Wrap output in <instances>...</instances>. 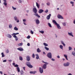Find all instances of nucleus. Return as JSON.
<instances>
[{"instance_id":"obj_1","label":"nucleus","mask_w":75,"mask_h":75,"mask_svg":"<svg viewBox=\"0 0 75 75\" xmlns=\"http://www.w3.org/2000/svg\"><path fill=\"white\" fill-rule=\"evenodd\" d=\"M52 22L53 23H54V24H55V25H56L57 28L59 29H61V27H60V26H59V24H58L57 23V22L55 21V20H53L52 21Z\"/></svg>"},{"instance_id":"obj_2","label":"nucleus","mask_w":75,"mask_h":75,"mask_svg":"<svg viewBox=\"0 0 75 75\" xmlns=\"http://www.w3.org/2000/svg\"><path fill=\"white\" fill-rule=\"evenodd\" d=\"M47 57L50 58V59H51L52 58V54L51 53H49L47 54Z\"/></svg>"},{"instance_id":"obj_3","label":"nucleus","mask_w":75,"mask_h":75,"mask_svg":"<svg viewBox=\"0 0 75 75\" xmlns=\"http://www.w3.org/2000/svg\"><path fill=\"white\" fill-rule=\"evenodd\" d=\"M33 11L35 13V14H37V10L35 8H34L33 9Z\"/></svg>"},{"instance_id":"obj_4","label":"nucleus","mask_w":75,"mask_h":75,"mask_svg":"<svg viewBox=\"0 0 75 75\" xmlns=\"http://www.w3.org/2000/svg\"><path fill=\"white\" fill-rule=\"evenodd\" d=\"M64 66L65 67H68L69 65V63L67 62V63H64Z\"/></svg>"},{"instance_id":"obj_5","label":"nucleus","mask_w":75,"mask_h":75,"mask_svg":"<svg viewBox=\"0 0 75 75\" xmlns=\"http://www.w3.org/2000/svg\"><path fill=\"white\" fill-rule=\"evenodd\" d=\"M39 71L41 74H42L43 72V69H41L40 67L39 68Z\"/></svg>"},{"instance_id":"obj_6","label":"nucleus","mask_w":75,"mask_h":75,"mask_svg":"<svg viewBox=\"0 0 75 75\" xmlns=\"http://www.w3.org/2000/svg\"><path fill=\"white\" fill-rule=\"evenodd\" d=\"M30 56H26V59L27 61H30Z\"/></svg>"},{"instance_id":"obj_7","label":"nucleus","mask_w":75,"mask_h":75,"mask_svg":"<svg viewBox=\"0 0 75 75\" xmlns=\"http://www.w3.org/2000/svg\"><path fill=\"white\" fill-rule=\"evenodd\" d=\"M51 16V14H50L46 18L47 20H50V17Z\"/></svg>"},{"instance_id":"obj_8","label":"nucleus","mask_w":75,"mask_h":75,"mask_svg":"<svg viewBox=\"0 0 75 75\" xmlns=\"http://www.w3.org/2000/svg\"><path fill=\"white\" fill-rule=\"evenodd\" d=\"M57 17L58 18H61L62 19H64V18H63V17L60 15H58Z\"/></svg>"},{"instance_id":"obj_9","label":"nucleus","mask_w":75,"mask_h":75,"mask_svg":"<svg viewBox=\"0 0 75 75\" xmlns=\"http://www.w3.org/2000/svg\"><path fill=\"white\" fill-rule=\"evenodd\" d=\"M36 23L37 24H39L40 23V21H39V20L37 19L36 20Z\"/></svg>"},{"instance_id":"obj_10","label":"nucleus","mask_w":75,"mask_h":75,"mask_svg":"<svg viewBox=\"0 0 75 75\" xmlns=\"http://www.w3.org/2000/svg\"><path fill=\"white\" fill-rule=\"evenodd\" d=\"M43 12H44V10L42 9H40L39 10L38 13H42Z\"/></svg>"},{"instance_id":"obj_11","label":"nucleus","mask_w":75,"mask_h":75,"mask_svg":"<svg viewBox=\"0 0 75 75\" xmlns=\"http://www.w3.org/2000/svg\"><path fill=\"white\" fill-rule=\"evenodd\" d=\"M17 49L18 50H19V51H23V48H18Z\"/></svg>"},{"instance_id":"obj_12","label":"nucleus","mask_w":75,"mask_h":75,"mask_svg":"<svg viewBox=\"0 0 75 75\" xmlns=\"http://www.w3.org/2000/svg\"><path fill=\"white\" fill-rule=\"evenodd\" d=\"M13 37H14V38H15L16 41H17V40H18V38L17 37V36H16V35H14Z\"/></svg>"},{"instance_id":"obj_13","label":"nucleus","mask_w":75,"mask_h":75,"mask_svg":"<svg viewBox=\"0 0 75 75\" xmlns=\"http://www.w3.org/2000/svg\"><path fill=\"white\" fill-rule=\"evenodd\" d=\"M43 67L44 69H46V68H47V64H45L43 65Z\"/></svg>"},{"instance_id":"obj_14","label":"nucleus","mask_w":75,"mask_h":75,"mask_svg":"<svg viewBox=\"0 0 75 75\" xmlns=\"http://www.w3.org/2000/svg\"><path fill=\"white\" fill-rule=\"evenodd\" d=\"M34 15L36 16H37V17L38 18H40V16L38 15V14L37 13L35 14Z\"/></svg>"},{"instance_id":"obj_15","label":"nucleus","mask_w":75,"mask_h":75,"mask_svg":"<svg viewBox=\"0 0 75 75\" xmlns=\"http://www.w3.org/2000/svg\"><path fill=\"white\" fill-rule=\"evenodd\" d=\"M35 56H36V59H39V56H38V54H36Z\"/></svg>"},{"instance_id":"obj_16","label":"nucleus","mask_w":75,"mask_h":75,"mask_svg":"<svg viewBox=\"0 0 75 75\" xmlns=\"http://www.w3.org/2000/svg\"><path fill=\"white\" fill-rule=\"evenodd\" d=\"M28 67H29V68H31L33 67L32 65H31V64H30L29 65L28 64Z\"/></svg>"},{"instance_id":"obj_17","label":"nucleus","mask_w":75,"mask_h":75,"mask_svg":"<svg viewBox=\"0 0 75 75\" xmlns=\"http://www.w3.org/2000/svg\"><path fill=\"white\" fill-rule=\"evenodd\" d=\"M36 6H37L38 8H39V4H38V3H37V2L36 3Z\"/></svg>"},{"instance_id":"obj_18","label":"nucleus","mask_w":75,"mask_h":75,"mask_svg":"<svg viewBox=\"0 0 75 75\" xmlns=\"http://www.w3.org/2000/svg\"><path fill=\"white\" fill-rule=\"evenodd\" d=\"M68 34L69 35H70V36H72V37H74V35H72V33H68Z\"/></svg>"},{"instance_id":"obj_19","label":"nucleus","mask_w":75,"mask_h":75,"mask_svg":"<svg viewBox=\"0 0 75 75\" xmlns=\"http://www.w3.org/2000/svg\"><path fill=\"white\" fill-rule=\"evenodd\" d=\"M16 69H17L18 72H20V68H19V67H17Z\"/></svg>"},{"instance_id":"obj_20","label":"nucleus","mask_w":75,"mask_h":75,"mask_svg":"<svg viewBox=\"0 0 75 75\" xmlns=\"http://www.w3.org/2000/svg\"><path fill=\"white\" fill-rule=\"evenodd\" d=\"M41 51L40 50V49L39 48H38L37 49V52H41Z\"/></svg>"},{"instance_id":"obj_21","label":"nucleus","mask_w":75,"mask_h":75,"mask_svg":"<svg viewBox=\"0 0 75 75\" xmlns=\"http://www.w3.org/2000/svg\"><path fill=\"white\" fill-rule=\"evenodd\" d=\"M9 38H11V35H10L8 34V36H7Z\"/></svg>"},{"instance_id":"obj_22","label":"nucleus","mask_w":75,"mask_h":75,"mask_svg":"<svg viewBox=\"0 0 75 75\" xmlns=\"http://www.w3.org/2000/svg\"><path fill=\"white\" fill-rule=\"evenodd\" d=\"M19 59L21 61H23V58L21 56H19Z\"/></svg>"},{"instance_id":"obj_23","label":"nucleus","mask_w":75,"mask_h":75,"mask_svg":"<svg viewBox=\"0 0 75 75\" xmlns=\"http://www.w3.org/2000/svg\"><path fill=\"white\" fill-rule=\"evenodd\" d=\"M64 57H65L66 59L67 60H68V59L67 58V55L65 54H64Z\"/></svg>"},{"instance_id":"obj_24","label":"nucleus","mask_w":75,"mask_h":75,"mask_svg":"<svg viewBox=\"0 0 75 75\" xmlns=\"http://www.w3.org/2000/svg\"><path fill=\"white\" fill-rule=\"evenodd\" d=\"M36 73V71H30V74H35V73Z\"/></svg>"},{"instance_id":"obj_25","label":"nucleus","mask_w":75,"mask_h":75,"mask_svg":"<svg viewBox=\"0 0 75 75\" xmlns=\"http://www.w3.org/2000/svg\"><path fill=\"white\" fill-rule=\"evenodd\" d=\"M61 42L62 44H63L64 46H65V44L63 41H61Z\"/></svg>"},{"instance_id":"obj_26","label":"nucleus","mask_w":75,"mask_h":75,"mask_svg":"<svg viewBox=\"0 0 75 75\" xmlns=\"http://www.w3.org/2000/svg\"><path fill=\"white\" fill-rule=\"evenodd\" d=\"M31 64L30 63V62H28L27 63V64H26V65L27 66H28V65H30Z\"/></svg>"},{"instance_id":"obj_27","label":"nucleus","mask_w":75,"mask_h":75,"mask_svg":"<svg viewBox=\"0 0 75 75\" xmlns=\"http://www.w3.org/2000/svg\"><path fill=\"white\" fill-rule=\"evenodd\" d=\"M1 55H2V57H4L5 56V55L4 54V53L3 52H2L1 53Z\"/></svg>"},{"instance_id":"obj_28","label":"nucleus","mask_w":75,"mask_h":75,"mask_svg":"<svg viewBox=\"0 0 75 75\" xmlns=\"http://www.w3.org/2000/svg\"><path fill=\"white\" fill-rule=\"evenodd\" d=\"M14 30H16V31H17L18 30V28H17L16 27H15L14 28Z\"/></svg>"},{"instance_id":"obj_29","label":"nucleus","mask_w":75,"mask_h":75,"mask_svg":"<svg viewBox=\"0 0 75 75\" xmlns=\"http://www.w3.org/2000/svg\"><path fill=\"white\" fill-rule=\"evenodd\" d=\"M72 55H74V56L75 57V52H72Z\"/></svg>"},{"instance_id":"obj_30","label":"nucleus","mask_w":75,"mask_h":75,"mask_svg":"<svg viewBox=\"0 0 75 75\" xmlns=\"http://www.w3.org/2000/svg\"><path fill=\"white\" fill-rule=\"evenodd\" d=\"M43 45H45V46H48V44H46L45 43H43Z\"/></svg>"},{"instance_id":"obj_31","label":"nucleus","mask_w":75,"mask_h":75,"mask_svg":"<svg viewBox=\"0 0 75 75\" xmlns=\"http://www.w3.org/2000/svg\"><path fill=\"white\" fill-rule=\"evenodd\" d=\"M48 25L50 27H52V26H51V24L50 23H48Z\"/></svg>"},{"instance_id":"obj_32","label":"nucleus","mask_w":75,"mask_h":75,"mask_svg":"<svg viewBox=\"0 0 75 75\" xmlns=\"http://www.w3.org/2000/svg\"><path fill=\"white\" fill-rule=\"evenodd\" d=\"M70 3L71 4H72V6H74V2L71 1Z\"/></svg>"},{"instance_id":"obj_33","label":"nucleus","mask_w":75,"mask_h":75,"mask_svg":"<svg viewBox=\"0 0 75 75\" xmlns=\"http://www.w3.org/2000/svg\"><path fill=\"white\" fill-rule=\"evenodd\" d=\"M14 19L15 20H16V21H17V20H18V19H17V17H14Z\"/></svg>"},{"instance_id":"obj_34","label":"nucleus","mask_w":75,"mask_h":75,"mask_svg":"<svg viewBox=\"0 0 75 75\" xmlns=\"http://www.w3.org/2000/svg\"><path fill=\"white\" fill-rule=\"evenodd\" d=\"M45 49L47 50V51H48L49 50V48L47 47H45Z\"/></svg>"},{"instance_id":"obj_35","label":"nucleus","mask_w":75,"mask_h":75,"mask_svg":"<svg viewBox=\"0 0 75 75\" xmlns=\"http://www.w3.org/2000/svg\"><path fill=\"white\" fill-rule=\"evenodd\" d=\"M69 51H71V50H72V47H69Z\"/></svg>"},{"instance_id":"obj_36","label":"nucleus","mask_w":75,"mask_h":75,"mask_svg":"<svg viewBox=\"0 0 75 75\" xmlns=\"http://www.w3.org/2000/svg\"><path fill=\"white\" fill-rule=\"evenodd\" d=\"M13 35H17V34H19V33H13Z\"/></svg>"},{"instance_id":"obj_37","label":"nucleus","mask_w":75,"mask_h":75,"mask_svg":"<svg viewBox=\"0 0 75 75\" xmlns=\"http://www.w3.org/2000/svg\"><path fill=\"white\" fill-rule=\"evenodd\" d=\"M62 24L64 26H65L66 25V23L65 22L63 23Z\"/></svg>"},{"instance_id":"obj_38","label":"nucleus","mask_w":75,"mask_h":75,"mask_svg":"<svg viewBox=\"0 0 75 75\" xmlns=\"http://www.w3.org/2000/svg\"><path fill=\"white\" fill-rule=\"evenodd\" d=\"M32 57L33 58H35V54H34V53L33 54Z\"/></svg>"},{"instance_id":"obj_39","label":"nucleus","mask_w":75,"mask_h":75,"mask_svg":"<svg viewBox=\"0 0 75 75\" xmlns=\"http://www.w3.org/2000/svg\"><path fill=\"white\" fill-rule=\"evenodd\" d=\"M60 47L61 49H62L63 48V46L62 45H60Z\"/></svg>"},{"instance_id":"obj_40","label":"nucleus","mask_w":75,"mask_h":75,"mask_svg":"<svg viewBox=\"0 0 75 75\" xmlns=\"http://www.w3.org/2000/svg\"><path fill=\"white\" fill-rule=\"evenodd\" d=\"M21 75H23V74H24V72H23V71H21Z\"/></svg>"},{"instance_id":"obj_41","label":"nucleus","mask_w":75,"mask_h":75,"mask_svg":"<svg viewBox=\"0 0 75 75\" xmlns=\"http://www.w3.org/2000/svg\"><path fill=\"white\" fill-rule=\"evenodd\" d=\"M9 27L10 28H12V25H11L10 24L9 26Z\"/></svg>"},{"instance_id":"obj_42","label":"nucleus","mask_w":75,"mask_h":75,"mask_svg":"<svg viewBox=\"0 0 75 75\" xmlns=\"http://www.w3.org/2000/svg\"><path fill=\"white\" fill-rule=\"evenodd\" d=\"M40 33H42V34H44V31H40Z\"/></svg>"},{"instance_id":"obj_43","label":"nucleus","mask_w":75,"mask_h":75,"mask_svg":"<svg viewBox=\"0 0 75 75\" xmlns=\"http://www.w3.org/2000/svg\"><path fill=\"white\" fill-rule=\"evenodd\" d=\"M42 62H43V63H44L45 64H46L47 65H48V63H47V62H45L44 61H43Z\"/></svg>"},{"instance_id":"obj_44","label":"nucleus","mask_w":75,"mask_h":75,"mask_svg":"<svg viewBox=\"0 0 75 75\" xmlns=\"http://www.w3.org/2000/svg\"><path fill=\"white\" fill-rule=\"evenodd\" d=\"M42 62H43V63H44L45 64H46L47 65H48V63H47V62H45L44 61H43Z\"/></svg>"},{"instance_id":"obj_45","label":"nucleus","mask_w":75,"mask_h":75,"mask_svg":"<svg viewBox=\"0 0 75 75\" xmlns=\"http://www.w3.org/2000/svg\"><path fill=\"white\" fill-rule=\"evenodd\" d=\"M15 67H18V64H16L14 66Z\"/></svg>"},{"instance_id":"obj_46","label":"nucleus","mask_w":75,"mask_h":75,"mask_svg":"<svg viewBox=\"0 0 75 75\" xmlns=\"http://www.w3.org/2000/svg\"><path fill=\"white\" fill-rule=\"evenodd\" d=\"M3 4H4V6H7V3H5V2H4L3 3Z\"/></svg>"},{"instance_id":"obj_47","label":"nucleus","mask_w":75,"mask_h":75,"mask_svg":"<svg viewBox=\"0 0 75 75\" xmlns=\"http://www.w3.org/2000/svg\"><path fill=\"white\" fill-rule=\"evenodd\" d=\"M12 8L14 10H16V8H14V7L12 6Z\"/></svg>"},{"instance_id":"obj_48","label":"nucleus","mask_w":75,"mask_h":75,"mask_svg":"<svg viewBox=\"0 0 75 75\" xmlns=\"http://www.w3.org/2000/svg\"><path fill=\"white\" fill-rule=\"evenodd\" d=\"M30 33L32 34H34V32H33V31L31 30L30 31Z\"/></svg>"},{"instance_id":"obj_49","label":"nucleus","mask_w":75,"mask_h":75,"mask_svg":"<svg viewBox=\"0 0 75 75\" xmlns=\"http://www.w3.org/2000/svg\"><path fill=\"white\" fill-rule=\"evenodd\" d=\"M19 46L23 45V43H19V45H18Z\"/></svg>"},{"instance_id":"obj_50","label":"nucleus","mask_w":75,"mask_h":75,"mask_svg":"<svg viewBox=\"0 0 75 75\" xmlns=\"http://www.w3.org/2000/svg\"><path fill=\"white\" fill-rule=\"evenodd\" d=\"M27 38L28 39H29V38H30V35H28L27 37Z\"/></svg>"},{"instance_id":"obj_51","label":"nucleus","mask_w":75,"mask_h":75,"mask_svg":"<svg viewBox=\"0 0 75 75\" xmlns=\"http://www.w3.org/2000/svg\"><path fill=\"white\" fill-rule=\"evenodd\" d=\"M47 6H50V3H47Z\"/></svg>"},{"instance_id":"obj_52","label":"nucleus","mask_w":75,"mask_h":75,"mask_svg":"<svg viewBox=\"0 0 75 75\" xmlns=\"http://www.w3.org/2000/svg\"><path fill=\"white\" fill-rule=\"evenodd\" d=\"M48 11L47 10H46V11H45V13H48Z\"/></svg>"},{"instance_id":"obj_53","label":"nucleus","mask_w":75,"mask_h":75,"mask_svg":"<svg viewBox=\"0 0 75 75\" xmlns=\"http://www.w3.org/2000/svg\"><path fill=\"white\" fill-rule=\"evenodd\" d=\"M6 61H7V60H4L3 61V62H6Z\"/></svg>"},{"instance_id":"obj_54","label":"nucleus","mask_w":75,"mask_h":75,"mask_svg":"<svg viewBox=\"0 0 75 75\" xmlns=\"http://www.w3.org/2000/svg\"><path fill=\"white\" fill-rule=\"evenodd\" d=\"M6 53H8L9 52V51H8V50H7L6 51Z\"/></svg>"},{"instance_id":"obj_55","label":"nucleus","mask_w":75,"mask_h":75,"mask_svg":"<svg viewBox=\"0 0 75 75\" xmlns=\"http://www.w3.org/2000/svg\"><path fill=\"white\" fill-rule=\"evenodd\" d=\"M13 66H15L16 65H15V64H16V63H13Z\"/></svg>"},{"instance_id":"obj_56","label":"nucleus","mask_w":75,"mask_h":75,"mask_svg":"<svg viewBox=\"0 0 75 75\" xmlns=\"http://www.w3.org/2000/svg\"><path fill=\"white\" fill-rule=\"evenodd\" d=\"M52 60L53 61H55V59H52Z\"/></svg>"},{"instance_id":"obj_57","label":"nucleus","mask_w":75,"mask_h":75,"mask_svg":"<svg viewBox=\"0 0 75 75\" xmlns=\"http://www.w3.org/2000/svg\"><path fill=\"white\" fill-rule=\"evenodd\" d=\"M23 68L24 71H25V67H23Z\"/></svg>"},{"instance_id":"obj_58","label":"nucleus","mask_w":75,"mask_h":75,"mask_svg":"<svg viewBox=\"0 0 75 75\" xmlns=\"http://www.w3.org/2000/svg\"><path fill=\"white\" fill-rule=\"evenodd\" d=\"M23 22H25V21H26V20L25 19H23Z\"/></svg>"},{"instance_id":"obj_59","label":"nucleus","mask_w":75,"mask_h":75,"mask_svg":"<svg viewBox=\"0 0 75 75\" xmlns=\"http://www.w3.org/2000/svg\"><path fill=\"white\" fill-rule=\"evenodd\" d=\"M19 2L20 3H21V0H19Z\"/></svg>"},{"instance_id":"obj_60","label":"nucleus","mask_w":75,"mask_h":75,"mask_svg":"<svg viewBox=\"0 0 75 75\" xmlns=\"http://www.w3.org/2000/svg\"><path fill=\"white\" fill-rule=\"evenodd\" d=\"M30 44L29 43H28L27 44V45H28V46H30Z\"/></svg>"},{"instance_id":"obj_61","label":"nucleus","mask_w":75,"mask_h":75,"mask_svg":"<svg viewBox=\"0 0 75 75\" xmlns=\"http://www.w3.org/2000/svg\"><path fill=\"white\" fill-rule=\"evenodd\" d=\"M4 3H6V0H4Z\"/></svg>"},{"instance_id":"obj_62","label":"nucleus","mask_w":75,"mask_h":75,"mask_svg":"<svg viewBox=\"0 0 75 75\" xmlns=\"http://www.w3.org/2000/svg\"><path fill=\"white\" fill-rule=\"evenodd\" d=\"M57 57L58 58H60V57L59 56H57Z\"/></svg>"},{"instance_id":"obj_63","label":"nucleus","mask_w":75,"mask_h":75,"mask_svg":"<svg viewBox=\"0 0 75 75\" xmlns=\"http://www.w3.org/2000/svg\"><path fill=\"white\" fill-rule=\"evenodd\" d=\"M74 24H75V19H74Z\"/></svg>"},{"instance_id":"obj_64","label":"nucleus","mask_w":75,"mask_h":75,"mask_svg":"<svg viewBox=\"0 0 75 75\" xmlns=\"http://www.w3.org/2000/svg\"><path fill=\"white\" fill-rule=\"evenodd\" d=\"M68 75H72L70 73V74H69Z\"/></svg>"}]
</instances>
